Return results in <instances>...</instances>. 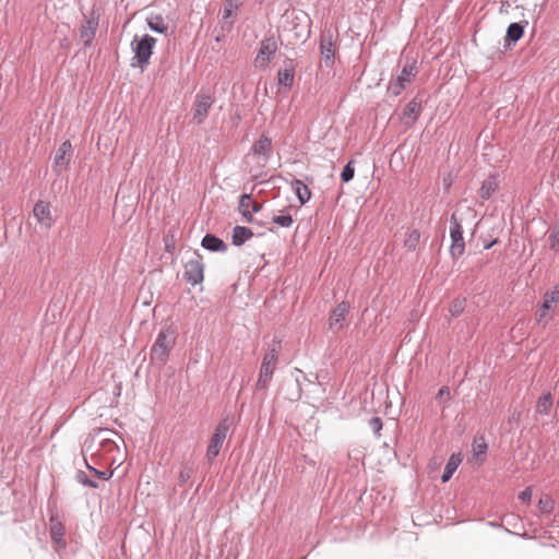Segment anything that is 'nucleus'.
I'll list each match as a JSON object with an SVG mask.
<instances>
[{"label":"nucleus","mask_w":559,"mask_h":559,"mask_svg":"<svg viewBox=\"0 0 559 559\" xmlns=\"http://www.w3.org/2000/svg\"><path fill=\"white\" fill-rule=\"evenodd\" d=\"M114 437H118V435L110 429H99L90 435L82 447L83 456H91L92 460L105 459L114 464L116 462L114 453L119 452V447Z\"/></svg>","instance_id":"f257e3e1"},{"label":"nucleus","mask_w":559,"mask_h":559,"mask_svg":"<svg viewBox=\"0 0 559 559\" xmlns=\"http://www.w3.org/2000/svg\"><path fill=\"white\" fill-rule=\"evenodd\" d=\"M281 341L273 340L263 355L259 377L255 382V390L266 391L275 372L278 356L281 353Z\"/></svg>","instance_id":"f03ea898"},{"label":"nucleus","mask_w":559,"mask_h":559,"mask_svg":"<svg viewBox=\"0 0 559 559\" xmlns=\"http://www.w3.org/2000/svg\"><path fill=\"white\" fill-rule=\"evenodd\" d=\"M175 331L170 328L163 329L151 348V360L164 366L169 357L171 347L175 344Z\"/></svg>","instance_id":"7ed1b4c3"},{"label":"nucleus","mask_w":559,"mask_h":559,"mask_svg":"<svg viewBox=\"0 0 559 559\" xmlns=\"http://www.w3.org/2000/svg\"><path fill=\"white\" fill-rule=\"evenodd\" d=\"M234 425V416L225 415L219 423L217 424L213 436L209 442L206 449V459L209 462H213L216 456L219 454V451L223 447V443L229 432L230 428Z\"/></svg>","instance_id":"20e7f679"},{"label":"nucleus","mask_w":559,"mask_h":559,"mask_svg":"<svg viewBox=\"0 0 559 559\" xmlns=\"http://www.w3.org/2000/svg\"><path fill=\"white\" fill-rule=\"evenodd\" d=\"M155 44L156 39L148 34H145L140 40H138V36H135L131 43L134 52L132 66H139L142 70L146 68Z\"/></svg>","instance_id":"39448f33"},{"label":"nucleus","mask_w":559,"mask_h":559,"mask_svg":"<svg viewBox=\"0 0 559 559\" xmlns=\"http://www.w3.org/2000/svg\"><path fill=\"white\" fill-rule=\"evenodd\" d=\"M418 73L416 61L407 62L401 70L395 80L391 81L388 85V91L399 96L406 88V86L415 79Z\"/></svg>","instance_id":"423d86ee"},{"label":"nucleus","mask_w":559,"mask_h":559,"mask_svg":"<svg viewBox=\"0 0 559 559\" xmlns=\"http://www.w3.org/2000/svg\"><path fill=\"white\" fill-rule=\"evenodd\" d=\"M450 255L453 260H457L465 252V241L463 237V227L455 213L451 215L450 219Z\"/></svg>","instance_id":"0eeeda50"},{"label":"nucleus","mask_w":559,"mask_h":559,"mask_svg":"<svg viewBox=\"0 0 559 559\" xmlns=\"http://www.w3.org/2000/svg\"><path fill=\"white\" fill-rule=\"evenodd\" d=\"M214 104V96L211 93L200 91L194 97L192 121L202 124Z\"/></svg>","instance_id":"6e6552de"},{"label":"nucleus","mask_w":559,"mask_h":559,"mask_svg":"<svg viewBox=\"0 0 559 559\" xmlns=\"http://www.w3.org/2000/svg\"><path fill=\"white\" fill-rule=\"evenodd\" d=\"M559 301V288L555 287L551 290H547L543 296V304L536 312V321L538 324L546 326L552 319V314L549 311Z\"/></svg>","instance_id":"1a4fd4ad"},{"label":"nucleus","mask_w":559,"mask_h":559,"mask_svg":"<svg viewBox=\"0 0 559 559\" xmlns=\"http://www.w3.org/2000/svg\"><path fill=\"white\" fill-rule=\"evenodd\" d=\"M277 51V43L273 36L265 37L260 43L259 51L254 58L257 68L265 69Z\"/></svg>","instance_id":"9d476101"},{"label":"nucleus","mask_w":559,"mask_h":559,"mask_svg":"<svg viewBox=\"0 0 559 559\" xmlns=\"http://www.w3.org/2000/svg\"><path fill=\"white\" fill-rule=\"evenodd\" d=\"M183 278L192 286L201 284L204 280V264L199 255L188 260L185 264Z\"/></svg>","instance_id":"9b49d317"},{"label":"nucleus","mask_w":559,"mask_h":559,"mask_svg":"<svg viewBox=\"0 0 559 559\" xmlns=\"http://www.w3.org/2000/svg\"><path fill=\"white\" fill-rule=\"evenodd\" d=\"M242 5L241 0H225L224 1V9H223V15L221 20V27L223 31L230 32L236 17H237V11Z\"/></svg>","instance_id":"f8f14e48"},{"label":"nucleus","mask_w":559,"mask_h":559,"mask_svg":"<svg viewBox=\"0 0 559 559\" xmlns=\"http://www.w3.org/2000/svg\"><path fill=\"white\" fill-rule=\"evenodd\" d=\"M49 522V533L55 550L59 551L61 549H64L67 547V542L64 538L66 528L63 523L59 520L58 516L55 515L50 516Z\"/></svg>","instance_id":"ddd939ff"},{"label":"nucleus","mask_w":559,"mask_h":559,"mask_svg":"<svg viewBox=\"0 0 559 559\" xmlns=\"http://www.w3.org/2000/svg\"><path fill=\"white\" fill-rule=\"evenodd\" d=\"M350 306L347 301H341L337 306L332 310L329 318V328L337 333L344 328V323L347 314L349 313Z\"/></svg>","instance_id":"4468645a"},{"label":"nucleus","mask_w":559,"mask_h":559,"mask_svg":"<svg viewBox=\"0 0 559 559\" xmlns=\"http://www.w3.org/2000/svg\"><path fill=\"white\" fill-rule=\"evenodd\" d=\"M72 157V144L70 141H64L58 147L53 158V170L61 174L70 164Z\"/></svg>","instance_id":"2eb2a0df"},{"label":"nucleus","mask_w":559,"mask_h":559,"mask_svg":"<svg viewBox=\"0 0 559 559\" xmlns=\"http://www.w3.org/2000/svg\"><path fill=\"white\" fill-rule=\"evenodd\" d=\"M262 203L253 200L251 194H242L239 199V212L248 223H253L254 218L252 213H258L262 210Z\"/></svg>","instance_id":"dca6fc26"},{"label":"nucleus","mask_w":559,"mask_h":559,"mask_svg":"<svg viewBox=\"0 0 559 559\" xmlns=\"http://www.w3.org/2000/svg\"><path fill=\"white\" fill-rule=\"evenodd\" d=\"M320 55L328 68H332L335 60V47L331 35H322L320 39Z\"/></svg>","instance_id":"f3484780"},{"label":"nucleus","mask_w":559,"mask_h":559,"mask_svg":"<svg viewBox=\"0 0 559 559\" xmlns=\"http://www.w3.org/2000/svg\"><path fill=\"white\" fill-rule=\"evenodd\" d=\"M98 27V19L91 16L86 19L80 27V38L83 40L85 47H91L95 38Z\"/></svg>","instance_id":"a211bd4d"},{"label":"nucleus","mask_w":559,"mask_h":559,"mask_svg":"<svg viewBox=\"0 0 559 559\" xmlns=\"http://www.w3.org/2000/svg\"><path fill=\"white\" fill-rule=\"evenodd\" d=\"M34 216L36 217L37 222L46 227L50 228L52 225V215L50 211L49 203L45 201H38L33 209Z\"/></svg>","instance_id":"6ab92c4d"},{"label":"nucleus","mask_w":559,"mask_h":559,"mask_svg":"<svg viewBox=\"0 0 559 559\" xmlns=\"http://www.w3.org/2000/svg\"><path fill=\"white\" fill-rule=\"evenodd\" d=\"M302 21L309 22L308 15L304 12L296 14L290 22L293 25L290 31L294 32V36L297 40H306L309 35L308 24L300 27V22Z\"/></svg>","instance_id":"aec40b11"},{"label":"nucleus","mask_w":559,"mask_h":559,"mask_svg":"<svg viewBox=\"0 0 559 559\" xmlns=\"http://www.w3.org/2000/svg\"><path fill=\"white\" fill-rule=\"evenodd\" d=\"M201 245L204 249L213 251V252H219L226 250V243L218 237L207 234L203 237Z\"/></svg>","instance_id":"412c9836"},{"label":"nucleus","mask_w":559,"mask_h":559,"mask_svg":"<svg viewBox=\"0 0 559 559\" xmlns=\"http://www.w3.org/2000/svg\"><path fill=\"white\" fill-rule=\"evenodd\" d=\"M253 154L262 155L265 158H269L272 153V141L266 135H261L260 139L253 144L252 147Z\"/></svg>","instance_id":"4be33fe9"},{"label":"nucleus","mask_w":559,"mask_h":559,"mask_svg":"<svg viewBox=\"0 0 559 559\" xmlns=\"http://www.w3.org/2000/svg\"><path fill=\"white\" fill-rule=\"evenodd\" d=\"M292 188L295 191L300 204H306L311 198V191L309 187L304 183L300 179H294L292 181Z\"/></svg>","instance_id":"5701e85b"},{"label":"nucleus","mask_w":559,"mask_h":559,"mask_svg":"<svg viewBox=\"0 0 559 559\" xmlns=\"http://www.w3.org/2000/svg\"><path fill=\"white\" fill-rule=\"evenodd\" d=\"M252 236L253 233L250 228L246 226H235L231 236L233 245L239 247L249 240Z\"/></svg>","instance_id":"b1692460"},{"label":"nucleus","mask_w":559,"mask_h":559,"mask_svg":"<svg viewBox=\"0 0 559 559\" xmlns=\"http://www.w3.org/2000/svg\"><path fill=\"white\" fill-rule=\"evenodd\" d=\"M294 78L295 69L292 64L285 69L278 70L277 72L278 84L286 88H290L293 86Z\"/></svg>","instance_id":"393cba45"},{"label":"nucleus","mask_w":559,"mask_h":559,"mask_svg":"<svg viewBox=\"0 0 559 559\" xmlns=\"http://www.w3.org/2000/svg\"><path fill=\"white\" fill-rule=\"evenodd\" d=\"M423 110L421 100L414 97L405 107L403 116L416 121Z\"/></svg>","instance_id":"a878e982"},{"label":"nucleus","mask_w":559,"mask_h":559,"mask_svg":"<svg viewBox=\"0 0 559 559\" xmlns=\"http://www.w3.org/2000/svg\"><path fill=\"white\" fill-rule=\"evenodd\" d=\"M498 187V182L495 176L488 177L486 180H484L480 189H479V197L484 200H488L493 192L496 191Z\"/></svg>","instance_id":"bb28decb"},{"label":"nucleus","mask_w":559,"mask_h":559,"mask_svg":"<svg viewBox=\"0 0 559 559\" xmlns=\"http://www.w3.org/2000/svg\"><path fill=\"white\" fill-rule=\"evenodd\" d=\"M420 240V231L418 229H409L405 234L404 247L407 251H415Z\"/></svg>","instance_id":"cd10ccee"},{"label":"nucleus","mask_w":559,"mask_h":559,"mask_svg":"<svg viewBox=\"0 0 559 559\" xmlns=\"http://www.w3.org/2000/svg\"><path fill=\"white\" fill-rule=\"evenodd\" d=\"M146 21L150 29L155 33L163 34L167 31V25L159 14L150 15Z\"/></svg>","instance_id":"c85d7f7f"},{"label":"nucleus","mask_w":559,"mask_h":559,"mask_svg":"<svg viewBox=\"0 0 559 559\" xmlns=\"http://www.w3.org/2000/svg\"><path fill=\"white\" fill-rule=\"evenodd\" d=\"M461 463V460L456 457L455 455H452L449 461L447 462L443 473L441 475L442 483H447L451 479L452 475L459 467V464Z\"/></svg>","instance_id":"c756f323"},{"label":"nucleus","mask_w":559,"mask_h":559,"mask_svg":"<svg viewBox=\"0 0 559 559\" xmlns=\"http://www.w3.org/2000/svg\"><path fill=\"white\" fill-rule=\"evenodd\" d=\"M552 407V396L550 393L543 394L536 404V413L548 415Z\"/></svg>","instance_id":"7c9ffc66"},{"label":"nucleus","mask_w":559,"mask_h":559,"mask_svg":"<svg viewBox=\"0 0 559 559\" xmlns=\"http://www.w3.org/2000/svg\"><path fill=\"white\" fill-rule=\"evenodd\" d=\"M524 28L519 23H511L507 28L506 40L516 43L522 38Z\"/></svg>","instance_id":"2f4dec72"},{"label":"nucleus","mask_w":559,"mask_h":559,"mask_svg":"<svg viewBox=\"0 0 559 559\" xmlns=\"http://www.w3.org/2000/svg\"><path fill=\"white\" fill-rule=\"evenodd\" d=\"M465 307L466 299L464 297H456L451 301L449 306V312L452 318H457L464 312Z\"/></svg>","instance_id":"473e14b6"},{"label":"nucleus","mask_w":559,"mask_h":559,"mask_svg":"<svg viewBox=\"0 0 559 559\" xmlns=\"http://www.w3.org/2000/svg\"><path fill=\"white\" fill-rule=\"evenodd\" d=\"M293 374L295 377L296 391L289 396V399L292 401H297L301 397V392H302L300 380H301V378L307 380V377L304 373V371H301L300 369H295Z\"/></svg>","instance_id":"72a5a7b5"},{"label":"nucleus","mask_w":559,"mask_h":559,"mask_svg":"<svg viewBox=\"0 0 559 559\" xmlns=\"http://www.w3.org/2000/svg\"><path fill=\"white\" fill-rule=\"evenodd\" d=\"M193 473H194L193 464L188 463V462L182 464L180 467L179 477H178L179 485L180 486L185 485L191 478Z\"/></svg>","instance_id":"f704fd0d"},{"label":"nucleus","mask_w":559,"mask_h":559,"mask_svg":"<svg viewBox=\"0 0 559 559\" xmlns=\"http://www.w3.org/2000/svg\"><path fill=\"white\" fill-rule=\"evenodd\" d=\"M75 480H76L79 484H81V485H83V486H85V487H90V488H94V489H96V488H98V487H99L98 483H97V481H95V480H93V479H91V478L86 475V473H85V472H83V471H79V472H76V474H75Z\"/></svg>","instance_id":"c9c22d12"},{"label":"nucleus","mask_w":559,"mask_h":559,"mask_svg":"<svg viewBox=\"0 0 559 559\" xmlns=\"http://www.w3.org/2000/svg\"><path fill=\"white\" fill-rule=\"evenodd\" d=\"M84 462H85L86 468L90 471V473H92L97 478L108 480L114 475L112 471L107 473V472L99 471V469L95 468L94 466L90 465V463L87 461V456H84Z\"/></svg>","instance_id":"e433bc0d"},{"label":"nucleus","mask_w":559,"mask_h":559,"mask_svg":"<svg viewBox=\"0 0 559 559\" xmlns=\"http://www.w3.org/2000/svg\"><path fill=\"white\" fill-rule=\"evenodd\" d=\"M450 396L451 393L449 386H442L437 393L436 400L443 406V408H445L448 406V402L450 401Z\"/></svg>","instance_id":"4c0bfd02"},{"label":"nucleus","mask_w":559,"mask_h":559,"mask_svg":"<svg viewBox=\"0 0 559 559\" xmlns=\"http://www.w3.org/2000/svg\"><path fill=\"white\" fill-rule=\"evenodd\" d=\"M272 222L281 227L289 228L294 219L292 215H276L272 218Z\"/></svg>","instance_id":"58836bf2"},{"label":"nucleus","mask_w":559,"mask_h":559,"mask_svg":"<svg viewBox=\"0 0 559 559\" xmlns=\"http://www.w3.org/2000/svg\"><path fill=\"white\" fill-rule=\"evenodd\" d=\"M538 508L543 513H550L554 509V501L550 497L545 496L539 499Z\"/></svg>","instance_id":"ea45409f"},{"label":"nucleus","mask_w":559,"mask_h":559,"mask_svg":"<svg viewBox=\"0 0 559 559\" xmlns=\"http://www.w3.org/2000/svg\"><path fill=\"white\" fill-rule=\"evenodd\" d=\"M355 175V168L353 166V162H348L345 167L343 168V171L341 174V178L343 182H349Z\"/></svg>","instance_id":"a19ab883"},{"label":"nucleus","mask_w":559,"mask_h":559,"mask_svg":"<svg viewBox=\"0 0 559 559\" xmlns=\"http://www.w3.org/2000/svg\"><path fill=\"white\" fill-rule=\"evenodd\" d=\"M473 451L475 455H485L487 451V444L483 438L475 439L473 442Z\"/></svg>","instance_id":"79ce46f5"},{"label":"nucleus","mask_w":559,"mask_h":559,"mask_svg":"<svg viewBox=\"0 0 559 559\" xmlns=\"http://www.w3.org/2000/svg\"><path fill=\"white\" fill-rule=\"evenodd\" d=\"M369 427L371 428V430L377 435V436H380V431L382 429V420L380 417L378 416H374L372 418H370L369 420Z\"/></svg>","instance_id":"37998d69"},{"label":"nucleus","mask_w":559,"mask_h":559,"mask_svg":"<svg viewBox=\"0 0 559 559\" xmlns=\"http://www.w3.org/2000/svg\"><path fill=\"white\" fill-rule=\"evenodd\" d=\"M531 498H532V490L530 487H526L524 490H522L520 493H519V499L523 502V503H528L531 501Z\"/></svg>","instance_id":"c03bdc74"},{"label":"nucleus","mask_w":559,"mask_h":559,"mask_svg":"<svg viewBox=\"0 0 559 559\" xmlns=\"http://www.w3.org/2000/svg\"><path fill=\"white\" fill-rule=\"evenodd\" d=\"M550 240H551V243H550V248L551 249H556V243L559 247V228H558V231L556 234H552L550 236Z\"/></svg>","instance_id":"a18cd8bd"},{"label":"nucleus","mask_w":559,"mask_h":559,"mask_svg":"<svg viewBox=\"0 0 559 559\" xmlns=\"http://www.w3.org/2000/svg\"><path fill=\"white\" fill-rule=\"evenodd\" d=\"M495 243H497V239H495L493 241H491L490 243H487L485 246V249H490Z\"/></svg>","instance_id":"49530a36"},{"label":"nucleus","mask_w":559,"mask_h":559,"mask_svg":"<svg viewBox=\"0 0 559 559\" xmlns=\"http://www.w3.org/2000/svg\"><path fill=\"white\" fill-rule=\"evenodd\" d=\"M226 559H229V558H226Z\"/></svg>","instance_id":"de8ad7c7"}]
</instances>
